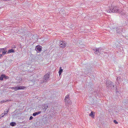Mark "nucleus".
<instances>
[{"label":"nucleus","instance_id":"obj_1","mask_svg":"<svg viewBox=\"0 0 128 128\" xmlns=\"http://www.w3.org/2000/svg\"><path fill=\"white\" fill-rule=\"evenodd\" d=\"M50 72H48L43 77L42 80H40V82L41 83L46 82L50 80Z\"/></svg>","mask_w":128,"mask_h":128},{"label":"nucleus","instance_id":"obj_2","mask_svg":"<svg viewBox=\"0 0 128 128\" xmlns=\"http://www.w3.org/2000/svg\"><path fill=\"white\" fill-rule=\"evenodd\" d=\"M108 12L110 13L119 12L120 11L118 7L112 6L111 8L108 10Z\"/></svg>","mask_w":128,"mask_h":128},{"label":"nucleus","instance_id":"obj_3","mask_svg":"<svg viewBox=\"0 0 128 128\" xmlns=\"http://www.w3.org/2000/svg\"><path fill=\"white\" fill-rule=\"evenodd\" d=\"M105 82L106 84V86L110 89H114L115 86L114 84L110 80H108Z\"/></svg>","mask_w":128,"mask_h":128},{"label":"nucleus","instance_id":"obj_4","mask_svg":"<svg viewBox=\"0 0 128 128\" xmlns=\"http://www.w3.org/2000/svg\"><path fill=\"white\" fill-rule=\"evenodd\" d=\"M66 42L65 41H60L59 45L60 47L64 48L66 47Z\"/></svg>","mask_w":128,"mask_h":128},{"label":"nucleus","instance_id":"obj_5","mask_svg":"<svg viewBox=\"0 0 128 128\" xmlns=\"http://www.w3.org/2000/svg\"><path fill=\"white\" fill-rule=\"evenodd\" d=\"M116 81L118 84H120L122 81H123V77L121 76L120 75L118 76L117 77Z\"/></svg>","mask_w":128,"mask_h":128},{"label":"nucleus","instance_id":"obj_6","mask_svg":"<svg viewBox=\"0 0 128 128\" xmlns=\"http://www.w3.org/2000/svg\"><path fill=\"white\" fill-rule=\"evenodd\" d=\"M42 46L40 45H38L36 46L35 50L37 52H40L42 51Z\"/></svg>","mask_w":128,"mask_h":128},{"label":"nucleus","instance_id":"obj_7","mask_svg":"<svg viewBox=\"0 0 128 128\" xmlns=\"http://www.w3.org/2000/svg\"><path fill=\"white\" fill-rule=\"evenodd\" d=\"M25 88L24 86H18L15 87V90L16 91L18 90L24 89Z\"/></svg>","mask_w":128,"mask_h":128},{"label":"nucleus","instance_id":"obj_8","mask_svg":"<svg viewBox=\"0 0 128 128\" xmlns=\"http://www.w3.org/2000/svg\"><path fill=\"white\" fill-rule=\"evenodd\" d=\"M93 50L95 52L94 53H95V54L98 55L100 54V50H98L97 48H93Z\"/></svg>","mask_w":128,"mask_h":128},{"label":"nucleus","instance_id":"obj_9","mask_svg":"<svg viewBox=\"0 0 128 128\" xmlns=\"http://www.w3.org/2000/svg\"><path fill=\"white\" fill-rule=\"evenodd\" d=\"M120 27H118L116 28V32L117 33L120 34L122 32V28Z\"/></svg>","mask_w":128,"mask_h":128},{"label":"nucleus","instance_id":"obj_10","mask_svg":"<svg viewBox=\"0 0 128 128\" xmlns=\"http://www.w3.org/2000/svg\"><path fill=\"white\" fill-rule=\"evenodd\" d=\"M15 50H14L11 49L10 50H9L8 51L7 53H14L15 52Z\"/></svg>","mask_w":128,"mask_h":128},{"label":"nucleus","instance_id":"obj_11","mask_svg":"<svg viewBox=\"0 0 128 128\" xmlns=\"http://www.w3.org/2000/svg\"><path fill=\"white\" fill-rule=\"evenodd\" d=\"M8 110L7 109H6L4 111V115H2V117H3L4 115H6L8 113Z\"/></svg>","mask_w":128,"mask_h":128},{"label":"nucleus","instance_id":"obj_12","mask_svg":"<svg viewBox=\"0 0 128 128\" xmlns=\"http://www.w3.org/2000/svg\"><path fill=\"white\" fill-rule=\"evenodd\" d=\"M63 72V70L62 68V67H60V68L59 70L58 71L59 75L60 76Z\"/></svg>","mask_w":128,"mask_h":128},{"label":"nucleus","instance_id":"obj_13","mask_svg":"<svg viewBox=\"0 0 128 128\" xmlns=\"http://www.w3.org/2000/svg\"><path fill=\"white\" fill-rule=\"evenodd\" d=\"M69 95L68 94L67 95H66V97H65V100L66 102H67L68 103V99L69 98Z\"/></svg>","mask_w":128,"mask_h":128},{"label":"nucleus","instance_id":"obj_14","mask_svg":"<svg viewBox=\"0 0 128 128\" xmlns=\"http://www.w3.org/2000/svg\"><path fill=\"white\" fill-rule=\"evenodd\" d=\"M5 50H3L2 52V54L4 55L5 54L7 51V50L6 49V48H5Z\"/></svg>","mask_w":128,"mask_h":128},{"label":"nucleus","instance_id":"obj_15","mask_svg":"<svg viewBox=\"0 0 128 128\" xmlns=\"http://www.w3.org/2000/svg\"><path fill=\"white\" fill-rule=\"evenodd\" d=\"M16 124V123L14 122H12L10 123V125L12 126H15Z\"/></svg>","mask_w":128,"mask_h":128},{"label":"nucleus","instance_id":"obj_16","mask_svg":"<svg viewBox=\"0 0 128 128\" xmlns=\"http://www.w3.org/2000/svg\"><path fill=\"white\" fill-rule=\"evenodd\" d=\"M90 116H91L92 117L94 118V114L93 112H92L90 114Z\"/></svg>","mask_w":128,"mask_h":128},{"label":"nucleus","instance_id":"obj_17","mask_svg":"<svg viewBox=\"0 0 128 128\" xmlns=\"http://www.w3.org/2000/svg\"><path fill=\"white\" fill-rule=\"evenodd\" d=\"M44 108L45 109V110L48 108V106L47 104H44Z\"/></svg>","mask_w":128,"mask_h":128},{"label":"nucleus","instance_id":"obj_18","mask_svg":"<svg viewBox=\"0 0 128 128\" xmlns=\"http://www.w3.org/2000/svg\"><path fill=\"white\" fill-rule=\"evenodd\" d=\"M4 74H2L0 76V80H2L4 78Z\"/></svg>","mask_w":128,"mask_h":128},{"label":"nucleus","instance_id":"obj_19","mask_svg":"<svg viewBox=\"0 0 128 128\" xmlns=\"http://www.w3.org/2000/svg\"><path fill=\"white\" fill-rule=\"evenodd\" d=\"M4 79H7L9 78L8 77L6 76L4 74Z\"/></svg>","mask_w":128,"mask_h":128},{"label":"nucleus","instance_id":"obj_20","mask_svg":"<svg viewBox=\"0 0 128 128\" xmlns=\"http://www.w3.org/2000/svg\"><path fill=\"white\" fill-rule=\"evenodd\" d=\"M8 101V100H6V101H5V100H2V101H1V102H0V103L1 104H2L3 103H4V102H7Z\"/></svg>","mask_w":128,"mask_h":128},{"label":"nucleus","instance_id":"obj_21","mask_svg":"<svg viewBox=\"0 0 128 128\" xmlns=\"http://www.w3.org/2000/svg\"><path fill=\"white\" fill-rule=\"evenodd\" d=\"M16 46L14 45H12L11 46V48H16Z\"/></svg>","mask_w":128,"mask_h":128},{"label":"nucleus","instance_id":"obj_22","mask_svg":"<svg viewBox=\"0 0 128 128\" xmlns=\"http://www.w3.org/2000/svg\"><path fill=\"white\" fill-rule=\"evenodd\" d=\"M33 116H35L37 115V113L36 112H34L32 114Z\"/></svg>","mask_w":128,"mask_h":128},{"label":"nucleus","instance_id":"obj_23","mask_svg":"<svg viewBox=\"0 0 128 128\" xmlns=\"http://www.w3.org/2000/svg\"><path fill=\"white\" fill-rule=\"evenodd\" d=\"M98 50H100V52L102 50V49L101 48H97Z\"/></svg>","mask_w":128,"mask_h":128},{"label":"nucleus","instance_id":"obj_24","mask_svg":"<svg viewBox=\"0 0 128 128\" xmlns=\"http://www.w3.org/2000/svg\"><path fill=\"white\" fill-rule=\"evenodd\" d=\"M124 80L125 81V82H123V83L124 84L126 83V82L127 81V79H124Z\"/></svg>","mask_w":128,"mask_h":128},{"label":"nucleus","instance_id":"obj_25","mask_svg":"<svg viewBox=\"0 0 128 128\" xmlns=\"http://www.w3.org/2000/svg\"><path fill=\"white\" fill-rule=\"evenodd\" d=\"M114 122L115 124H117L118 123V122L116 120H114Z\"/></svg>","mask_w":128,"mask_h":128},{"label":"nucleus","instance_id":"obj_26","mask_svg":"<svg viewBox=\"0 0 128 128\" xmlns=\"http://www.w3.org/2000/svg\"><path fill=\"white\" fill-rule=\"evenodd\" d=\"M36 112L37 113V115H38L41 113V111H38V112Z\"/></svg>","mask_w":128,"mask_h":128},{"label":"nucleus","instance_id":"obj_27","mask_svg":"<svg viewBox=\"0 0 128 128\" xmlns=\"http://www.w3.org/2000/svg\"><path fill=\"white\" fill-rule=\"evenodd\" d=\"M5 48H0V50H5Z\"/></svg>","mask_w":128,"mask_h":128},{"label":"nucleus","instance_id":"obj_28","mask_svg":"<svg viewBox=\"0 0 128 128\" xmlns=\"http://www.w3.org/2000/svg\"><path fill=\"white\" fill-rule=\"evenodd\" d=\"M33 118V117H32V116H31L29 120H31Z\"/></svg>","mask_w":128,"mask_h":128},{"label":"nucleus","instance_id":"obj_29","mask_svg":"<svg viewBox=\"0 0 128 128\" xmlns=\"http://www.w3.org/2000/svg\"><path fill=\"white\" fill-rule=\"evenodd\" d=\"M15 87H12V88H11L12 89H14L15 90Z\"/></svg>","mask_w":128,"mask_h":128},{"label":"nucleus","instance_id":"obj_30","mask_svg":"<svg viewBox=\"0 0 128 128\" xmlns=\"http://www.w3.org/2000/svg\"><path fill=\"white\" fill-rule=\"evenodd\" d=\"M4 115V114L3 113H2V114H1V117H2V115Z\"/></svg>","mask_w":128,"mask_h":128},{"label":"nucleus","instance_id":"obj_31","mask_svg":"<svg viewBox=\"0 0 128 128\" xmlns=\"http://www.w3.org/2000/svg\"><path fill=\"white\" fill-rule=\"evenodd\" d=\"M2 54H0V58L2 56Z\"/></svg>","mask_w":128,"mask_h":128},{"label":"nucleus","instance_id":"obj_32","mask_svg":"<svg viewBox=\"0 0 128 128\" xmlns=\"http://www.w3.org/2000/svg\"><path fill=\"white\" fill-rule=\"evenodd\" d=\"M68 104H70V102H69V103H68Z\"/></svg>","mask_w":128,"mask_h":128},{"label":"nucleus","instance_id":"obj_33","mask_svg":"<svg viewBox=\"0 0 128 128\" xmlns=\"http://www.w3.org/2000/svg\"><path fill=\"white\" fill-rule=\"evenodd\" d=\"M1 51H0V53H1Z\"/></svg>","mask_w":128,"mask_h":128}]
</instances>
